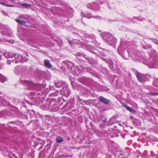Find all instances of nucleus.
I'll return each mask as SVG.
<instances>
[{
  "label": "nucleus",
  "mask_w": 158,
  "mask_h": 158,
  "mask_svg": "<svg viewBox=\"0 0 158 158\" xmlns=\"http://www.w3.org/2000/svg\"><path fill=\"white\" fill-rule=\"evenodd\" d=\"M10 123H15V122H11Z\"/></svg>",
  "instance_id": "nucleus-49"
},
{
  "label": "nucleus",
  "mask_w": 158,
  "mask_h": 158,
  "mask_svg": "<svg viewBox=\"0 0 158 158\" xmlns=\"http://www.w3.org/2000/svg\"><path fill=\"white\" fill-rule=\"evenodd\" d=\"M0 4H2L3 6H6V2L5 0H4V2H0Z\"/></svg>",
  "instance_id": "nucleus-36"
},
{
  "label": "nucleus",
  "mask_w": 158,
  "mask_h": 158,
  "mask_svg": "<svg viewBox=\"0 0 158 158\" xmlns=\"http://www.w3.org/2000/svg\"><path fill=\"white\" fill-rule=\"evenodd\" d=\"M82 47L86 49L90 52L94 54L97 53L96 52L98 51V50L94 48L93 46L90 45L82 44Z\"/></svg>",
  "instance_id": "nucleus-7"
},
{
  "label": "nucleus",
  "mask_w": 158,
  "mask_h": 158,
  "mask_svg": "<svg viewBox=\"0 0 158 158\" xmlns=\"http://www.w3.org/2000/svg\"><path fill=\"white\" fill-rule=\"evenodd\" d=\"M116 43L117 40L116 38L113 37H112L111 39H110V40L107 42V43L108 44L113 47L114 48H115Z\"/></svg>",
  "instance_id": "nucleus-9"
},
{
  "label": "nucleus",
  "mask_w": 158,
  "mask_h": 158,
  "mask_svg": "<svg viewBox=\"0 0 158 158\" xmlns=\"http://www.w3.org/2000/svg\"><path fill=\"white\" fill-rule=\"evenodd\" d=\"M87 7L88 8L95 10H98L99 9L98 5L96 3H93V4L88 3L87 4Z\"/></svg>",
  "instance_id": "nucleus-12"
},
{
  "label": "nucleus",
  "mask_w": 158,
  "mask_h": 158,
  "mask_svg": "<svg viewBox=\"0 0 158 158\" xmlns=\"http://www.w3.org/2000/svg\"><path fill=\"white\" fill-rule=\"evenodd\" d=\"M81 36H83L85 37L89 38L90 39H92L94 40L96 39V37L94 35V34H87L84 32H83L81 33Z\"/></svg>",
  "instance_id": "nucleus-16"
},
{
  "label": "nucleus",
  "mask_w": 158,
  "mask_h": 158,
  "mask_svg": "<svg viewBox=\"0 0 158 158\" xmlns=\"http://www.w3.org/2000/svg\"><path fill=\"white\" fill-rule=\"evenodd\" d=\"M18 68V67H15V69H14V71H15V70Z\"/></svg>",
  "instance_id": "nucleus-45"
},
{
  "label": "nucleus",
  "mask_w": 158,
  "mask_h": 158,
  "mask_svg": "<svg viewBox=\"0 0 158 158\" xmlns=\"http://www.w3.org/2000/svg\"><path fill=\"white\" fill-rule=\"evenodd\" d=\"M21 83L23 85L26 87V89L29 90L36 89L40 90V89L39 87L41 86V85L40 84L34 83L31 81L25 80H22Z\"/></svg>",
  "instance_id": "nucleus-2"
},
{
  "label": "nucleus",
  "mask_w": 158,
  "mask_h": 158,
  "mask_svg": "<svg viewBox=\"0 0 158 158\" xmlns=\"http://www.w3.org/2000/svg\"><path fill=\"white\" fill-rule=\"evenodd\" d=\"M128 42L121 39L117 51L123 59L127 60L128 57Z\"/></svg>",
  "instance_id": "nucleus-1"
},
{
  "label": "nucleus",
  "mask_w": 158,
  "mask_h": 158,
  "mask_svg": "<svg viewBox=\"0 0 158 158\" xmlns=\"http://www.w3.org/2000/svg\"><path fill=\"white\" fill-rule=\"evenodd\" d=\"M133 123L136 125L139 126L141 124V122L138 119L136 118L133 121Z\"/></svg>",
  "instance_id": "nucleus-25"
},
{
  "label": "nucleus",
  "mask_w": 158,
  "mask_h": 158,
  "mask_svg": "<svg viewBox=\"0 0 158 158\" xmlns=\"http://www.w3.org/2000/svg\"><path fill=\"white\" fill-rule=\"evenodd\" d=\"M51 12L54 15L57 14L58 13L60 12L59 11V8L56 6L51 7Z\"/></svg>",
  "instance_id": "nucleus-19"
},
{
  "label": "nucleus",
  "mask_w": 158,
  "mask_h": 158,
  "mask_svg": "<svg viewBox=\"0 0 158 158\" xmlns=\"http://www.w3.org/2000/svg\"><path fill=\"white\" fill-rule=\"evenodd\" d=\"M35 93L34 92H32L31 94V96H33L35 95Z\"/></svg>",
  "instance_id": "nucleus-42"
},
{
  "label": "nucleus",
  "mask_w": 158,
  "mask_h": 158,
  "mask_svg": "<svg viewBox=\"0 0 158 158\" xmlns=\"http://www.w3.org/2000/svg\"><path fill=\"white\" fill-rule=\"evenodd\" d=\"M123 105L127 109V110H128V106L125 103H123Z\"/></svg>",
  "instance_id": "nucleus-37"
},
{
  "label": "nucleus",
  "mask_w": 158,
  "mask_h": 158,
  "mask_svg": "<svg viewBox=\"0 0 158 158\" xmlns=\"http://www.w3.org/2000/svg\"><path fill=\"white\" fill-rule=\"evenodd\" d=\"M69 105V103H67L65 104V105L63 107V109L66 110H68V109H67V107Z\"/></svg>",
  "instance_id": "nucleus-34"
},
{
  "label": "nucleus",
  "mask_w": 158,
  "mask_h": 158,
  "mask_svg": "<svg viewBox=\"0 0 158 158\" xmlns=\"http://www.w3.org/2000/svg\"><path fill=\"white\" fill-rule=\"evenodd\" d=\"M123 123L124 124L125 122H123Z\"/></svg>",
  "instance_id": "nucleus-53"
},
{
  "label": "nucleus",
  "mask_w": 158,
  "mask_h": 158,
  "mask_svg": "<svg viewBox=\"0 0 158 158\" xmlns=\"http://www.w3.org/2000/svg\"><path fill=\"white\" fill-rule=\"evenodd\" d=\"M102 60H103L104 61H105L109 64V66L110 68L113 71H114L115 70L113 66V62L111 60H107L104 58H101Z\"/></svg>",
  "instance_id": "nucleus-10"
},
{
  "label": "nucleus",
  "mask_w": 158,
  "mask_h": 158,
  "mask_svg": "<svg viewBox=\"0 0 158 158\" xmlns=\"http://www.w3.org/2000/svg\"><path fill=\"white\" fill-rule=\"evenodd\" d=\"M35 102L37 105L40 104L41 103V101L40 100V98L39 97H36L35 98Z\"/></svg>",
  "instance_id": "nucleus-30"
},
{
  "label": "nucleus",
  "mask_w": 158,
  "mask_h": 158,
  "mask_svg": "<svg viewBox=\"0 0 158 158\" xmlns=\"http://www.w3.org/2000/svg\"><path fill=\"white\" fill-rule=\"evenodd\" d=\"M60 93L61 95H64L66 97L69 96L71 94V91L70 89L68 88L67 84L63 86L62 89L60 91Z\"/></svg>",
  "instance_id": "nucleus-3"
},
{
  "label": "nucleus",
  "mask_w": 158,
  "mask_h": 158,
  "mask_svg": "<svg viewBox=\"0 0 158 158\" xmlns=\"http://www.w3.org/2000/svg\"><path fill=\"white\" fill-rule=\"evenodd\" d=\"M59 91L56 90L55 92L53 93L50 94L51 96H56L58 95Z\"/></svg>",
  "instance_id": "nucleus-31"
},
{
  "label": "nucleus",
  "mask_w": 158,
  "mask_h": 158,
  "mask_svg": "<svg viewBox=\"0 0 158 158\" xmlns=\"http://www.w3.org/2000/svg\"><path fill=\"white\" fill-rule=\"evenodd\" d=\"M2 12L6 15H7L6 13H5L3 11H2Z\"/></svg>",
  "instance_id": "nucleus-44"
},
{
  "label": "nucleus",
  "mask_w": 158,
  "mask_h": 158,
  "mask_svg": "<svg viewBox=\"0 0 158 158\" xmlns=\"http://www.w3.org/2000/svg\"><path fill=\"white\" fill-rule=\"evenodd\" d=\"M107 110V108H106V107H105V108H104L103 109V111H106Z\"/></svg>",
  "instance_id": "nucleus-43"
},
{
  "label": "nucleus",
  "mask_w": 158,
  "mask_h": 158,
  "mask_svg": "<svg viewBox=\"0 0 158 158\" xmlns=\"http://www.w3.org/2000/svg\"><path fill=\"white\" fill-rule=\"evenodd\" d=\"M12 33V31L9 29L8 30H5L2 32V34L8 36H10Z\"/></svg>",
  "instance_id": "nucleus-20"
},
{
  "label": "nucleus",
  "mask_w": 158,
  "mask_h": 158,
  "mask_svg": "<svg viewBox=\"0 0 158 158\" xmlns=\"http://www.w3.org/2000/svg\"><path fill=\"white\" fill-rule=\"evenodd\" d=\"M102 55L103 56H105L106 55H105L104 53H102Z\"/></svg>",
  "instance_id": "nucleus-47"
},
{
  "label": "nucleus",
  "mask_w": 158,
  "mask_h": 158,
  "mask_svg": "<svg viewBox=\"0 0 158 158\" xmlns=\"http://www.w3.org/2000/svg\"><path fill=\"white\" fill-rule=\"evenodd\" d=\"M116 155L119 156V158H123L124 156L123 151L120 150L117 152Z\"/></svg>",
  "instance_id": "nucleus-21"
},
{
  "label": "nucleus",
  "mask_w": 158,
  "mask_h": 158,
  "mask_svg": "<svg viewBox=\"0 0 158 158\" xmlns=\"http://www.w3.org/2000/svg\"><path fill=\"white\" fill-rule=\"evenodd\" d=\"M129 111L132 113V114H135L136 113V110L130 107H129Z\"/></svg>",
  "instance_id": "nucleus-32"
},
{
  "label": "nucleus",
  "mask_w": 158,
  "mask_h": 158,
  "mask_svg": "<svg viewBox=\"0 0 158 158\" xmlns=\"http://www.w3.org/2000/svg\"><path fill=\"white\" fill-rule=\"evenodd\" d=\"M83 56L84 57V58H85V59L86 60H88V59H89V57H88L86 55H84L83 54Z\"/></svg>",
  "instance_id": "nucleus-39"
},
{
  "label": "nucleus",
  "mask_w": 158,
  "mask_h": 158,
  "mask_svg": "<svg viewBox=\"0 0 158 158\" xmlns=\"http://www.w3.org/2000/svg\"><path fill=\"white\" fill-rule=\"evenodd\" d=\"M21 6L26 8H30L31 7V5L30 4L23 3L21 4Z\"/></svg>",
  "instance_id": "nucleus-26"
},
{
  "label": "nucleus",
  "mask_w": 158,
  "mask_h": 158,
  "mask_svg": "<svg viewBox=\"0 0 158 158\" xmlns=\"http://www.w3.org/2000/svg\"><path fill=\"white\" fill-rule=\"evenodd\" d=\"M28 59L27 58L23 57V56H22V59H20V62H25L27 61Z\"/></svg>",
  "instance_id": "nucleus-28"
},
{
  "label": "nucleus",
  "mask_w": 158,
  "mask_h": 158,
  "mask_svg": "<svg viewBox=\"0 0 158 158\" xmlns=\"http://www.w3.org/2000/svg\"><path fill=\"white\" fill-rule=\"evenodd\" d=\"M156 44L158 45V42L156 43Z\"/></svg>",
  "instance_id": "nucleus-50"
},
{
  "label": "nucleus",
  "mask_w": 158,
  "mask_h": 158,
  "mask_svg": "<svg viewBox=\"0 0 158 158\" xmlns=\"http://www.w3.org/2000/svg\"><path fill=\"white\" fill-rule=\"evenodd\" d=\"M152 94L153 95H158V93H152Z\"/></svg>",
  "instance_id": "nucleus-41"
},
{
  "label": "nucleus",
  "mask_w": 158,
  "mask_h": 158,
  "mask_svg": "<svg viewBox=\"0 0 158 158\" xmlns=\"http://www.w3.org/2000/svg\"><path fill=\"white\" fill-rule=\"evenodd\" d=\"M11 61L10 60H8L7 61V63L8 64H11Z\"/></svg>",
  "instance_id": "nucleus-40"
},
{
  "label": "nucleus",
  "mask_w": 158,
  "mask_h": 158,
  "mask_svg": "<svg viewBox=\"0 0 158 158\" xmlns=\"http://www.w3.org/2000/svg\"><path fill=\"white\" fill-rule=\"evenodd\" d=\"M7 78L2 75L0 74V82H4L6 81Z\"/></svg>",
  "instance_id": "nucleus-24"
},
{
  "label": "nucleus",
  "mask_w": 158,
  "mask_h": 158,
  "mask_svg": "<svg viewBox=\"0 0 158 158\" xmlns=\"http://www.w3.org/2000/svg\"><path fill=\"white\" fill-rule=\"evenodd\" d=\"M44 63L45 66L48 68H50L52 67V65L48 60H45L44 61Z\"/></svg>",
  "instance_id": "nucleus-22"
},
{
  "label": "nucleus",
  "mask_w": 158,
  "mask_h": 158,
  "mask_svg": "<svg viewBox=\"0 0 158 158\" xmlns=\"http://www.w3.org/2000/svg\"><path fill=\"white\" fill-rule=\"evenodd\" d=\"M101 3V4H102L103 3Z\"/></svg>",
  "instance_id": "nucleus-52"
},
{
  "label": "nucleus",
  "mask_w": 158,
  "mask_h": 158,
  "mask_svg": "<svg viewBox=\"0 0 158 158\" xmlns=\"http://www.w3.org/2000/svg\"><path fill=\"white\" fill-rule=\"evenodd\" d=\"M27 19V16L26 15H22L18 17L17 19H15V21L19 24H23L26 23V20Z\"/></svg>",
  "instance_id": "nucleus-6"
},
{
  "label": "nucleus",
  "mask_w": 158,
  "mask_h": 158,
  "mask_svg": "<svg viewBox=\"0 0 158 158\" xmlns=\"http://www.w3.org/2000/svg\"><path fill=\"white\" fill-rule=\"evenodd\" d=\"M109 157V158H111V156H107L106 157V158H107V157Z\"/></svg>",
  "instance_id": "nucleus-46"
},
{
  "label": "nucleus",
  "mask_w": 158,
  "mask_h": 158,
  "mask_svg": "<svg viewBox=\"0 0 158 158\" xmlns=\"http://www.w3.org/2000/svg\"><path fill=\"white\" fill-rule=\"evenodd\" d=\"M83 54H83L81 53L80 52H78L76 54L75 56H76L77 57V56H83Z\"/></svg>",
  "instance_id": "nucleus-35"
},
{
  "label": "nucleus",
  "mask_w": 158,
  "mask_h": 158,
  "mask_svg": "<svg viewBox=\"0 0 158 158\" xmlns=\"http://www.w3.org/2000/svg\"><path fill=\"white\" fill-rule=\"evenodd\" d=\"M54 83L55 86L58 88H60L62 86H64L67 84L65 82L61 81H55Z\"/></svg>",
  "instance_id": "nucleus-15"
},
{
  "label": "nucleus",
  "mask_w": 158,
  "mask_h": 158,
  "mask_svg": "<svg viewBox=\"0 0 158 158\" xmlns=\"http://www.w3.org/2000/svg\"><path fill=\"white\" fill-rule=\"evenodd\" d=\"M76 69L78 70L79 72H81L82 71H86L91 74L93 75L95 73L94 71L92 70L89 68L86 67H83L82 66H80L79 67L77 66Z\"/></svg>",
  "instance_id": "nucleus-5"
},
{
  "label": "nucleus",
  "mask_w": 158,
  "mask_h": 158,
  "mask_svg": "<svg viewBox=\"0 0 158 158\" xmlns=\"http://www.w3.org/2000/svg\"><path fill=\"white\" fill-rule=\"evenodd\" d=\"M63 63L67 67L69 71L71 72L73 75L74 76H76L77 75V73L74 70L72 71V67H74V64L71 62L68 61H65L63 62Z\"/></svg>",
  "instance_id": "nucleus-4"
},
{
  "label": "nucleus",
  "mask_w": 158,
  "mask_h": 158,
  "mask_svg": "<svg viewBox=\"0 0 158 158\" xmlns=\"http://www.w3.org/2000/svg\"><path fill=\"white\" fill-rule=\"evenodd\" d=\"M81 16L83 17H86L88 19H90L93 18L94 19H100L101 17L99 16H93L91 13H89L87 15L85 14L84 13L81 12Z\"/></svg>",
  "instance_id": "nucleus-11"
},
{
  "label": "nucleus",
  "mask_w": 158,
  "mask_h": 158,
  "mask_svg": "<svg viewBox=\"0 0 158 158\" xmlns=\"http://www.w3.org/2000/svg\"><path fill=\"white\" fill-rule=\"evenodd\" d=\"M6 6L9 7H14L15 4V1L14 0H5Z\"/></svg>",
  "instance_id": "nucleus-18"
},
{
  "label": "nucleus",
  "mask_w": 158,
  "mask_h": 158,
  "mask_svg": "<svg viewBox=\"0 0 158 158\" xmlns=\"http://www.w3.org/2000/svg\"><path fill=\"white\" fill-rule=\"evenodd\" d=\"M15 58V59L12 60V62L13 63H17L19 62H20L19 60H20V59H22V56L20 55H18L17 56H16Z\"/></svg>",
  "instance_id": "nucleus-23"
},
{
  "label": "nucleus",
  "mask_w": 158,
  "mask_h": 158,
  "mask_svg": "<svg viewBox=\"0 0 158 158\" xmlns=\"http://www.w3.org/2000/svg\"><path fill=\"white\" fill-rule=\"evenodd\" d=\"M102 36L103 39L106 43L110 39H111L112 37H113L111 34L107 32L102 33Z\"/></svg>",
  "instance_id": "nucleus-8"
},
{
  "label": "nucleus",
  "mask_w": 158,
  "mask_h": 158,
  "mask_svg": "<svg viewBox=\"0 0 158 158\" xmlns=\"http://www.w3.org/2000/svg\"><path fill=\"white\" fill-rule=\"evenodd\" d=\"M73 43L75 44H79L80 43V41L77 40H74L73 41Z\"/></svg>",
  "instance_id": "nucleus-33"
},
{
  "label": "nucleus",
  "mask_w": 158,
  "mask_h": 158,
  "mask_svg": "<svg viewBox=\"0 0 158 158\" xmlns=\"http://www.w3.org/2000/svg\"><path fill=\"white\" fill-rule=\"evenodd\" d=\"M56 140L58 143H60L63 141V139L60 136L57 137L56 138Z\"/></svg>",
  "instance_id": "nucleus-27"
},
{
  "label": "nucleus",
  "mask_w": 158,
  "mask_h": 158,
  "mask_svg": "<svg viewBox=\"0 0 158 158\" xmlns=\"http://www.w3.org/2000/svg\"><path fill=\"white\" fill-rule=\"evenodd\" d=\"M63 99V100H64V102L66 101V100H64V98L63 97H62V98L60 97V98H58V101L59 102H60L61 100V99Z\"/></svg>",
  "instance_id": "nucleus-38"
},
{
  "label": "nucleus",
  "mask_w": 158,
  "mask_h": 158,
  "mask_svg": "<svg viewBox=\"0 0 158 158\" xmlns=\"http://www.w3.org/2000/svg\"><path fill=\"white\" fill-rule=\"evenodd\" d=\"M135 75L139 81L140 82L143 81L145 77L144 75L143 74L137 72L135 73Z\"/></svg>",
  "instance_id": "nucleus-13"
},
{
  "label": "nucleus",
  "mask_w": 158,
  "mask_h": 158,
  "mask_svg": "<svg viewBox=\"0 0 158 158\" xmlns=\"http://www.w3.org/2000/svg\"><path fill=\"white\" fill-rule=\"evenodd\" d=\"M55 40L56 41V42H57V40Z\"/></svg>",
  "instance_id": "nucleus-51"
},
{
  "label": "nucleus",
  "mask_w": 158,
  "mask_h": 158,
  "mask_svg": "<svg viewBox=\"0 0 158 158\" xmlns=\"http://www.w3.org/2000/svg\"><path fill=\"white\" fill-rule=\"evenodd\" d=\"M88 61L89 62V63L90 64H94L95 63V62L93 59L92 58L90 57H89V59L88 60Z\"/></svg>",
  "instance_id": "nucleus-29"
},
{
  "label": "nucleus",
  "mask_w": 158,
  "mask_h": 158,
  "mask_svg": "<svg viewBox=\"0 0 158 158\" xmlns=\"http://www.w3.org/2000/svg\"><path fill=\"white\" fill-rule=\"evenodd\" d=\"M98 43H97L96 44H95V46H98Z\"/></svg>",
  "instance_id": "nucleus-48"
},
{
  "label": "nucleus",
  "mask_w": 158,
  "mask_h": 158,
  "mask_svg": "<svg viewBox=\"0 0 158 158\" xmlns=\"http://www.w3.org/2000/svg\"><path fill=\"white\" fill-rule=\"evenodd\" d=\"M99 100L102 103L106 105H108L110 102V100L105 98L102 96H100L99 98Z\"/></svg>",
  "instance_id": "nucleus-17"
},
{
  "label": "nucleus",
  "mask_w": 158,
  "mask_h": 158,
  "mask_svg": "<svg viewBox=\"0 0 158 158\" xmlns=\"http://www.w3.org/2000/svg\"><path fill=\"white\" fill-rule=\"evenodd\" d=\"M3 56L7 59L11 58H13L17 56V54L15 53H13L10 52H4L3 53Z\"/></svg>",
  "instance_id": "nucleus-14"
}]
</instances>
